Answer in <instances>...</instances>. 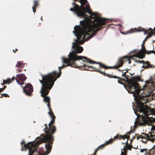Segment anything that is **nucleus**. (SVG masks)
<instances>
[{
    "label": "nucleus",
    "instance_id": "nucleus-3",
    "mask_svg": "<svg viewBox=\"0 0 155 155\" xmlns=\"http://www.w3.org/2000/svg\"><path fill=\"white\" fill-rule=\"evenodd\" d=\"M142 81L140 76H136L130 79H127V85L125 86L129 93L133 94L136 102L138 101L139 98L142 95H144L148 94L150 90H152L150 93V95L155 88V79H151L145 82V84L143 86V89L141 90L139 84L137 81Z\"/></svg>",
    "mask_w": 155,
    "mask_h": 155
},
{
    "label": "nucleus",
    "instance_id": "nucleus-32",
    "mask_svg": "<svg viewBox=\"0 0 155 155\" xmlns=\"http://www.w3.org/2000/svg\"><path fill=\"white\" fill-rule=\"evenodd\" d=\"M6 86H5L3 88H2V89L3 90H4L6 88Z\"/></svg>",
    "mask_w": 155,
    "mask_h": 155
},
{
    "label": "nucleus",
    "instance_id": "nucleus-39",
    "mask_svg": "<svg viewBox=\"0 0 155 155\" xmlns=\"http://www.w3.org/2000/svg\"><path fill=\"white\" fill-rule=\"evenodd\" d=\"M124 143H122V144H124Z\"/></svg>",
    "mask_w": 155,
    "mask_h": 155
},
{
    "label": "nucleus",
    "instance_id": "nucleus-17",
    "mask_svg": "<svg viewBox=\"0 0 155 155\" xmlns=\"http://www.w3.org/2000/svg\"><path fill=\"white\" fill-rule=\"evenodd\" d=\"M149 33L148 34L147 36L145 38L144 40L143 41V43H144L146 41V40L148 39L150 37H151L153 35H154L155 36V33L153 32V31L151 29H149V32H148V33ZM155 42V40H153V42Z\"/></svg>",
    "mask_w": 155,
    "mask_h": 155
},
{
    "label": "nucleus",
    "instance_id": "nucleus-21",
    "mask_svg": "<svg viewBox=\"0 0 155 155\" xmlns=\"http://www.w3.org/2000/svg\"><path fill=\"white\" fill-rule=\"evenodd\" d=\"M15 78L14 77H13L12 78V79H8L6 80H3V83L2 85L9 84L10 83H11L12 81H14Z\"/></svg>",
    "mask_w": 155,
    "mask_h": 155
},
{
    "label": "nucleus",
    "instance_id": "nucleus-35",
    "mask_svg": "<svg viewBox=\"0 0 155 155\" xmlns=\"http://www.w3.org/2000/svg\"><path fill=\"white\" fill-rule=\"evenodd\" d=\"M3 95H2V94H1V95L0 96V97L2 98L3 97Z\"/></svg>",
    "mask_w": 155,
    "mask_h": 155
},
{
    "label": "nucleus",
    "instance_id": "nucleus-26",
    "mask_svg": "<svg viewBox=\"0 0 155 155\" xmlns=\"http://www.w3.org/2000/svg\"><path fill=\"white\" fill-rule=\"evenodd\" d=\"M150 153L151 155H155V147L151 150Z\"/></svg>",
    "mask_w": 155,
    "mask_h": 155
},
{
    "label": "nucleus",
    "instance_id": "nucleus-37",
    "mask_svg": "<svg viewBox=\"0 0 155 155\" xmlns=\"http://www.w3.org/2000/svg\"><path fill=\"white\" fill-rule=\"evenodd\" d=\"M41 19L42 20V17L41 18Z\"/></svg>",
    "mask_w": 155,
    "mask_h": 155
},
{
    "label": "nucleus",
    "instance_id": "nucleus-9",
    "mask_svg": "<svg viewBox=\"0 0 155 155\" xmlns=\"http://www.w3.org/2000/svg\"><path fill=\"white\" fill-rule=\"evenodd\" d=\"M144 44V43H143L141 45L142 48L141 51L140 50L137 51V50H135L134 51L135 52V54L132 55L131 58H133V57H135L139 58L142 59L145 57L144 54H149L153 53L155 54V51L153 50L150 51H147L145 46L143 45Z\"/></svg>",
    "mask_w": 155,
    "mask_h": 155
},
{
    "label": "nucleus",
    "instance_id": "nucleus-6",
    "mask_svg": "<svg viewBox=\"0 0 155 155\" xmlns=\"http://www.w3.org/2000/svg\"><path fill=\"white\" fill-rule=\"evenodd\" d=\"M42 78V80H39V81L42 84L40 93L41 96L44 98L43 101L47 103V105L49 110L48 114L52 119L51 120L49 123L48 125H49L50 127H51L52 124H54V123L56 117L54 115L50 107V97L48 96H46V95L48 94L50 90L53 86L54 83L46 79V77Z\"/></svg>",
    "mask_w": 155,
    "mask_h": 155
},
{
    "label": "nucleus",
    "instance_id": "nucleus-8",
    "mask_svg": "<svg viewBox=\"0 0 155 155\" xmlns=\"http://www.w3.org/2000/svg\"><path fill=\"white\" fill-rule=\"evenodd\" d=\"M132 132V131L128 132L127 134L124 135H119L118 134L115 136H114L113 139H110L108 141H107L104 144L99 146L95 150L94 153V155H96V153L97 151L100 149H101L103 148L106 145L111 144L114 140H120L122 139L124 140L125 138H127V135L130 134Z\"/></svg>",
    "mask_w": 155,
    "mask_h": 155
},
{
    "label": "nucleus",
    "instance_id": "nucleus-33",
    "mask_svg": "<svg viewBox=\"0 0 155 155\" xmlns=\"http://www.w3.org/2000/svg\"><path fill=\"white\" fill-rule=\"evenodd\" d=\"M18 49H16H16H15V50H13V51L14 53H15V51H18Z\"/></svg>",
    "mask_w": 155,
    "mask_h": 155
},
{
    "label": "nucleus",
    "instance_id": "nucleus-23",
    "mask_svg": "<svg viewBox=\"0 0 155 155\" xmlns=\"http://www.w3.org/2000/svg\"><path fill=\"white\" fill-rule=\"evenodd\" d=\"M130 135V134H128L127 135V138H126V139H127V140L126 143V148L127 149L130 150H131V148L132 147V145H130L128 144V142H127L128 140V139L129 138V137H130V136H129Z\"/></svg>",
    "mask_w": 155,
    "mask_h": 155
},
{
    "label": "nucleus",
    "instance_id": "nucleus-16",
    "mask_svg": "<svg viewBox=\"0 0 155 155\" xmlns=\"http://www.w3.org/2000/svg\"><path fill=\"white\" fill-rule=\"evenodd\" d=\"M130 32H133L136 31H144V34L146 35L149 32V29L145 30L144 28H141L139 27L138 28H135L134 29H131L130 30Z\"/></svg>",
    "mask_w": 155,
    "mask_h": 155
},
{
    "label": "nucleus",
    "instance_id": "nucleus-36",
    "mask_svg": "<svg viewBox=\"0 0 155 155\" xmlns=\"http://www.w3.org/2000/svg\"><path fill=\"white\" fill-rule=\"evenodd\" d=\"M18 71L19 72H21V69H18Z\"/></svg>",
    "mask_w": 155,
    "mask_h": 155
},
{
    "label": "nucleus",
    "instance_id": "nucleus-42",
    "mask_svg": "<svg viewBox=\"0 0 155 155\" xmlns=\"http://www.w3.org/2000/svg\"><path fill=\"white\" fill-rule=\"evenodd\" d=\"M124 155H126V154H124Z\"/></svg>",
    "mask_w": 155,
    "mask_h": 155
},
{
    "label": "nucleus",
    "instance_id": "nucleus-14",
    "mask_svg": "<svg viewBox=\"0 0 155 155\" xmlns=\"http://www.w3.org/2000/svg\"><path fill=\"white\" fill-rule=\"evenodd\" d=\"M144 135H141L139 134H136L135 135L136 137L137 140H139L141 138L142 142L144 143H146L148 140L151 141L150 138L149 137V135L145 134H143Z\"/></svg>",
    "mask_w": 155,
    "mask_h": 155
},
{
    "label": "nucleus",
    "instance_id": "nucleus-11",
    "mask_svg": "<svg viewBox=\"0 0 155 155\" xmlns=\"http://www.w3.org/2000/svg\"><path fill=\"white\" fill-rule=\"evenodd\" d=\"M125 58H123V57L118 59L117 63V65L113 67H107L104 64L99 62L100 64H99L100 68H103L105 69L117 68L122 67Z\"/></svg>",
    "mask_w": 155,
    "mask_h": 155
},
{
    "label": "nucleus",
    "instance_id": "nucleus-40",
    "mask_svg": "<svg viewBox=\"0 0 155 155\" xmlns=\"http://www.w3.org/2000/svg\"><path fill=\"white\" fill-rule=\"evenodd\" d=\"M132 141V140H130L131 142Z\"/></svg>",
    "mask_w": 155,
    "mask_h": 155
},
{
    "label": "nucleus",
    "instance_id": "nucleus-31",
    "mask_svg": "<svg viewBox=\"0 0 155 155\" xmlns=\"http://www.w3.org/2000/svg\"><path fill=\"white\" fill-rule=\"evenodd\" d=\"M127 72V71L126 72H124V73H123V74H122V76H125V75H126V73Z\"/></svg>",
    "mask_w": 155,
    "mask_h": 155
},
{
    "label": "nucleus",
    "instance_id": "nucleus-20",
    "mask_svg": "<svg viewBox=\"0 0 155 155\" xmlns=\"http://www.w3.org/2000/svg\"><path fill=\"white\" fill-rule=\"evenodd\" d=\"M107 76L109 78H117L119 79H120L121 80V81H126L127 82V81L124 78H121L119 77H117L116 76L112 75L110 74H107Z\"/></svg>",
    "mask_w": 155,
    "mask_h": 155
},
{
    "label": "nucleus",
    "instance_id": "nucleus-38",
    "mask_svg": "<svg viewBox=\"0 0 155 155\" xmlns=\"http://www.w3.org/2000/svg\"><path fill=\"white\" fill-rule=\"evenodd\" d=\"M118 70L120 71H121L120 69H118Z\"/></svg>",
    "mask_w": 155,
    "mask_h": 155
},
{
    "label": "nucleus",
    "instance_id": "nucleus-25",
    "mask_svg": "<svg viewBox=\"0 0 155 155\" xmlns=\"http://www.w3.org/2000/svg\"><path fill=\"white\" fill-rule=\"evenodd\" d=\"M16 66L17 67H20L22 68L24 67V65L23 63L21 61L18 62L17 64L16 65Z\"/></svg>",
    "mask_w": 155,
    "mask_h": 155
},
{
    "label": "nucleus",
    "instance_id": "nucleus-2",
    "mask_svg": "<svg viewBox=\"0 0 155 155\" xmlns=\"http://www.w3.org/2000/svg\"><path fill=\"white\" fill-rule=\"evenodd\" d=\"M152 90H150L148 94L140 96L138 101L136 102L137 110L135 114L140 116L135 122L134 124L136 126H144L147 124L148 125H153L155 122V118L148 116L153 113V110L144 105L148 102L147 97L150 96V93Z\"/></svg>",
    "mask_w": 155,
    "mask_h": 155
},
{
    "label": "nucleus",
    "instance_id": "nucleus-24",
    "mask_svg": "<svg viewBox=\"0 0 155 155\" xmlns=\"http://www.w3.org/2000/svg\"><path fill=\"white\" fill-rule=\"evenodd\" d=\"M87 12H88V13L91 15L92 16H96V13L93 12L91 11L90 10L89 6L88 7V9L87 10Z\"/></svg>",
    "mask_w": 155,
    "mask_h": 155
},
{
    "label": "nucleus",
    "instance_id": "nucleus-22",
    "mask_svg": "<svg viewBox=\"0 0 155 155\" xmlns=\"http://www.w3.org/2000/svg\"><path fill=\"white\" fill-rule=\"evenodd\" d=\"M132 55L131 56H130V57H129L127 56H124L123 57V58H125V59H124V61H125V62H127V61H128V63L129 64H130L131 63V61H130V59H132V60H134V58H133L134 57H133V58H131V56H132Z\"/></svg>",
    "mask_w": 155,
    "mask_h": 155
},
{
    "label": "nucleus",
    "instance_id": "nucleus-27",
    "mask_svg": "<svg viewBox=\"0 0 155 155\" xmlns=\"http://www.w3.org/2000/svg\"><path fill=\"white\" fill-rule=\"evenodd\" d=\"M134 61H135V62H136L137 63H143V64L144 62V61H143V60H142V61H140V60H137L134 59Z\"/></svg>",
    "mask_w": 155,
    "mask_h": 155
},
{
    "label": "nucleus",
    "instance_id": "nucleus-30",
    "mask_svg": "<svg viewBox=\"0 0 155 155\" xmlns=\"http://www.w3.org/2000/svg\"><path fill=\"white\" fill-rule=\"evenodd\" d=\"M146 149H141L140 150V152H141V153H143V152L144 151H145L146 150Z\"/></svg>",
    "mask_w": 155,
    "mask_h": 155
},
{
    "label": "nucleus",
    "instance_id": "nucleus-19",
    "mask_svg": "<svg viewBox=\"0 0 155 155\" xmlns=\"http://www.w3.org/2000/svg\"><path fill=\"white\" fill-rule=\"evenodd\" d=\"M39 5V0H35L34 1V6L32 7L33 12L35 13L36 12V9Z\"/></svg>",
    "mask_w": 155,
    "mask_h": 155
},
{
    "label": "nucleus",
    "instance_id": "nucleus-43",
    "mask_svg": "<svg viewBox=\"0 0 155 155\" xmlns=\"http://www.w3.org/2000/svg\"><path fill=\"white\" fill-rule=\"evenodd\" d=\"M91 155H92V154Z\"/></svg>",
    "mask_w": 155,
    "mask_h": 155
},
{
    "label": "nucleus",
    "instance_id": "nucleus-10",
    "mask_svg": "<svg viewBox=\"0 0 155 155\" xmlns=\"http://www.w3.org/2000/svg\"><path fill=\"white\" fill-rule=\"evenodd\" d=\"M99 64V68H97L96 67H94L93 66H90L87 65L83 63H82L81 65H80L78 64V67L77 68L79 67H84V69L85 70L90 71H96L99 72L102 74H104V76H107V74L105 73L104 71H102L99 70V69L101 68H100Z\"/></svg>",
    "mask_w": 155,
    "mask_h": 155
},
{
    "label": "nucleus",
    "instance_id": "nucleus-29",
    "mask_svg": "<svg viewBox=\"0 0 155 155\" xmlns=\"http://www.w3.org/2000/svg\"><path fill=\"white\" fill-rule=\"evenodd\" d=\"M2 95H3V96L5 97H9V96L7 94H2Z\"/></svg>",
    "mask_w": 155,
    "mask_h": 155
},
{
    "label": "nucleus",
    "instance_id": "nucleus-4",
    "mask_svg": "<svg viewBox=\"0 0 155 155\" xmlns=\"http://www.w3.org/2000/svg\"><path fill=\"white\" fill-rule=\"evenodd\" d=\"M45 132L46 135L44 136L43 138L36 142L34 141L29 142L27 144L25 143V142L23 140L21 142V150L23 151L24 150H26L28 148L29 150L28 155H33V153L35 151H37V149L38 148L39 144L43 143H48L45 144V147L47 150L48 152H50L51 149V145L54 140L53 136L52 135L56 131V127L54 124H52L51 127L49 125V128L47 127L46 124H45Z\"/></svg>",
    "mask_w": 155,
    "mask_h": 155
},
{
    "label": "nucleus",
    "instance_id": "nucleus-1",
    "mask_svg": "<svg viewBox=\"0 0 155 155\" xmlns=\"http://www.w3.org/2000/svg\"><path fill=\"white\" fill-rule=\"evenodd\" d=\"M97 20V23L94 25H90L85 21H80V27L76 26L74 27L73 32L77 37V40H75V42L72 43V48L74 51L70 53H73L76 56L79 57L76 61L81 59L83 62L90 64H100L99 62L94 61L85 57L78 56L76 54V53H81L83 50L82 47L78 45L77 44H83L85 41L92 38L98 31L101 29L100 27H97L100 26L99 23H100L101 20L99 19Z\"/></svg>",
    "mask_w": 155,
    "mask_h": 155
},
{
    "label": "nucleus",
    "instance_id": "nucleus-15",
    "mask_svg": "<svg viewBox=\"0 0 155 155\" xmlns=\"http://www.w3.org/2000/svg\"><path fill=\"white\" fill-rule=\"evenodd\" d=\"M155 130V126H153L151 129V132L150 133L149 132V134H147L149 135V137H150V139L151 140V141L152 142H153L155 140V136L154 134V132H153L152 131L154 130Z\"/></svg>",
    "mask_w": 155,
    "mask_h": 155
},
{
    "label": "nucleus",
    "instance_id": "nucleus-34",
    "mask_svg": "<svg viewBox=\"0 0 155 155\" xmlns=\"http://www.w3.org/2000/svg\"><path fill=\"white\" fill-rule=\"evenodd\" d=\"M125 78H126V79H127H127H128L127 78H128V75H125V76H124Z\"/></svg>",
    "mask_w": 155,
    "mask_h": 155
},
{
    "label": "nucleus",
    "instance_id": "nucleus-18",
    "mask_svg": "<svg viewBox=\"0 0 155 155\" xmlns=\"http://www.w3.org/2000/svg\"><path fill=\"white\" fill-rule=\"evenodd\" d=\"M143 64V65L142 67V68H144L145 69H147L155 67L153 65L150 64V62L147 61L146 62H145L144 61V62Z\"/></svg>",
    "mask_w": 155,
    "mask_h": 155
},
{
    "label": "nucleus",
    "instance_id": "nucleus-5",
    "mask_svg": "<svg viewBox=\"0 0 155 155\" xmlns=\"http://www.w3.org/2000/svg\"><path fill=\"white\" fill-rule=\"evenodd\" d=\"M74 0V1L72 3L74 7L70 9V10L71 11L74 12L78 17H84V19L83 21H87L90 25H94V24L97 23V20L99 19L101 21L100 23H99L100 25L99 27L101 28V29L104 28L102 26L106 24V21L107 20V19L97 17L94 18V21H92L91 20L86 14V12L88 11V7L89 6L86 4L88 3L87 0Z\"/></svg>",
    "mask_w": 155,
    "mask_h": 155
},
{
    "label": "nucleus",
    "instance_id": "nucleus-13",
    "mask_svg": "<svg viewBox=\"0 0 155 155\" xmlns=\"http://www.w3.org/2000/svg\"><path fill=\"white\" fill-rule=\"evenodd\" d=\"M16 77V78L15 79L18 84L20 85L24 84V82L26 80L27 78L25 75L23 74H17Z\"/></svg>",
    "mask_w": 155,
    "mask_h": 155
},
{
    "label": "nucleus",
    "instance_id": "nucleus-28",
    "mask_svg": "<svg viewBox=\"0 0 155 155\" xmlns=\"http://www.w3.org/2000/svg\"><path fill=\"white\" fill-rule=\"evenodd\" d=\"M117 81L118 83H119L120 84H123V83H122V81H121V80L120 79H119Z\"/></svg>",
    "mask_w": 155,
    "mask_h": 155
},
{
    "label": "nucleus",
    "instance_id": "nucleus-12",
    "mask_svg": "<svg viewBox=\"0 0 155 155\" xmlns=\"http://www.w3.org/2000/svg\"><path fill=\"white\" fill-rule=\"evenodd\" d=\"M23 91L27 95L31 96L33 91V87L32 85L28 83L26 84L25 86L23 88Z\"/></svg>",
    "mask_w": 155,
    "mask_h": 155
},
{
    "label": "nucleus",
    "instance_id": "nucleus-7",
    "mask_svg": "<svg viewBox=\"0 0 155 155\" xmlns=\"http://www.w3.org/2000/svg\"><path fill=\"white\" fill-rule=\"evenodd\" d=\"M68 58H62L63 63L67 64L63 65L59 67V72L57 73L54 71L48 74H41L42 77H46V79L54 83L57 78H58L61 76V69L65 67L70 66L71 67L77 68L78 67V64H76L75 61L79 57L76 56L73 53H70L68 55Z\"/></svg>",
    "mask_w": 155,
    "mask_h": 155
},
{
    "label": "nucleus",
    "instance_id": "nucleus-41",
    "mask_svg": "<svg viewBox=\"0 0 155 155\" xmlns=\"http://www.w3.org/2000/svg\"><path fill=\"white\" fill-rule=\"evenodd\" d=\"M87 68L89 69L88 68H87Z\"/></svg>",
    "mask_w": 155,
    "mask_h": 155
}]
</instances>
